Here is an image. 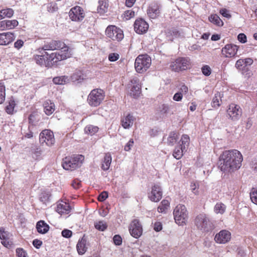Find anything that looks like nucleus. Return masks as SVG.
I'll use <instances>...</instances> for the list:
<instances>
[{
  "label": "nucleus",
  "mask_w": 257,
  "mask_h": 257,
  "mask_svg": "<svg viewBox=\"0 0 257 257\" xmlns=\"http://www.w3.org/2000/svg\"><path fill=\"white\" fill-rule=\"evenodd\" d=\"M38 51L41 54L34 55V60L38 65L47 68L56 66L59 62L72 55L71 48L60 40L47 42Z\"/></svg>",
  "instance_id": "obj_1"
},
{
  "label": "nucleus",
  "mask_w": 257,
  "mask_h": 257,
  "mask_svg": "<svg viewBox=\"0 0 257 257\" xmlns=\"http://www.w3.org/2000/svg\"><path fill=\"white\" fill-rule=\"evenodd\" d=\"M242 161V155L237 150H226L219 157V168L225 173L233 172L240 168Z\"/></svg>",
  "instance_id": "obj_2"
},
{
  "label": "nucleus",
  "mask_w": 257,
  "mask_h": 257,
  "mask_svg": "<svg viewBox=\"0 0 257 257\" xmlns=\"http://www.w3.org/2000/svg\"><path fill=\"white\" fill-rule=\"evenodd\" d=\"M84 160V157L82 155H73L65 157L63 159L62 166L64 169L72 171L80 168Z\"/></svg>",
  "instance_id": "obj_3"
},
{
  "label": "nucleus",
  "mask_w": 257,
  "mask_h": 257,
  "mask_svg": "<svg viewBox=\"0 0 257 257\" xmlns=\"http://www.w3.org/2000/svg\"><path fill=\"white\" fill-rule=\"evenodd\" d=\"M195 224L197 228L203 232H209L214 228L210 219L204 214H200L195 219Z\"/></svg>",
  "instance_id": "obj_4"
},
{
  "label": "nucleus",
  "mask_w": 257,
  "mask_h": 257,
  "mask_svg": "<svg viewBox=\"0 0 257 257\" xmlns=\"http://www.w3.org/2000/svg\"><path fill=\"white\" fill-rule=\"evenodd\" d=\"M152 60L147 54L139 55L136 59L135 67L136 71L142 73L147 71L151 65Z\"/></svg>",
  "instance_id": "obj_5"
},
{
  "label": "nucleus",
  "mask_w": 257,
  "mask_h": 257,
  "mask_svg": "<svg viewBox=\"0 0 257 257\" xmlns=\"http://www.w3.org/2000/svg\"><path fill=\"white\" fill-rule=\"evenodd\" d=\"M175 222L180 225L186 224L188 219V214L186 207L179 204L176 206L173 211Z\"/></svg>",
  "instance_id": "obj_6"
},
{
  "label": "nucleus",
  "mask_w": 257,
  "mask_h": 257,
  "mask_svg": "<svg viewBox=\"0 0 257 257\" xmlns=\"http://www.w3.org/2000/svg\"><path fill=\"white\" fill-rule=\"evenodd\" d=\"M190 64L188 58L179 57L171 62L170 67L172 71L179 72L188 69Z\"/></svg>",
  "instance_id": "obj_7"
},
{
  "label": "nucleus",
  "mask_w": 257,
  "mask_h": 257,
  "mask_svg": "<svg viewBox=\"0 0 257 257\" xmlns=\"http://www.w3.org/2000/svg\"><path fill=\"white\" fill-rule=\"evenodd\" d=\"M106 36L113 41L119 42L123 38V31L114 25L107 26L105 30Z\"/></svg>",
  "instance_id": "obj_8"
},
{
  "label": "nucleus",
  "mask_w": 257,
  "mask_h": 257,
  "mask_svg": "<svg viewBox=\"0 0 257 257\" xmlns=\"http://www.w3.org/2000/svg\"><path fill=\"white\" fill-rule=\"evenodd\" d=\"M226 113L229 119L232 121H237L242 115V109L239 105L231 103L228 105Z\"/></svg>",
  "instance_id": "obj_9"
},
{
  "label": "nucleus",
  "mask_w": 257,
  "mask_h": 257,
  "mask_svg": "<svg viewBox=\"0 0 257 257\" xmlns=\"http://www.w3.org/2000/svg\"><path fill=\"white\" fill-rule=\"evenodd\" d=\"M40 142L41 144L45 143L48 146H52L55 143V139L53 132L50 130H44L39 136Z\"/></svg>",
  "instance_id": "obj_10"
},
{
  "label": "nucleus",
  "mask_w": 257,
  "mask_h": 257,
  "mask_svg": "<svg viewBox=\"0 0 257 257\" xmlns=\"http://www.w3.org/2000/svg\"><path fill=\"white\" fill-rule=\"evenodd\" d=\"M239 46L233 44H226L221 49V54L225 58H232L235 56Z\"/></svg>",
  "instance_id": "obj_11"
},
{
  "label": "nucleus",
  "mask_w": 257,
  "mask_h": 257,
  "mask_svg": "<svg viewBox=\"0 0 257 257\" xmlns=\"http://www.w3.org/2000/svg\"><path fill=\"white\" fill-rule=\"evenodd\" d=\"M129 231L131 235L136 238H138L142 235L143 228L139 220L136 219L132 221Z\"/></svg>",
  "instance_id": "obj_12"
},
{
  "label": "nucleus",
  "mask_w": 257,
  "mask_h": 257,
  "mask_svg": "<svg viewBox=\"0 0 257 257\" xmlns=\"http://www.w3.org/2000/svg\"><path fill=\"white\" fill-rule=\"evenodd\" d=\"M134 30L138 34H144L149 29V24L143 19L139 18L136 20L134 24Z\"/></svg>",
  "instance_id": "obj_13"
},
{
  "label": "nucleus",
  "mask_w": 257,
  "mask_h": 257,
  "mask_svg": "<svg viewBox=\"0 0 257 257\" xmlns=\"http://www.w3.org/2000/svg\"><path fill=\"white\" fill-rule=\"evenodd\" d=\"M163 192L161 187L158 184H154L152 187V190L149 193L148 197L153 202H158L162 198Z\"/></svg>",
  "instance_id": "obj_14"
},
{
  "label": "nucleus",
  "mask_w": 257,
  "mask_h": 257,
  "mask_svg": "<svg viewBox=\"0 0 257 257\" xmlns=\"http://www.w3.org/2000/svg\"><path fill=\"white\" fill-rule=\"evenodd\" d=\"M12 234L6 231L5 229L1 227H0V239L2 240V244L5 247L10 248L13 246V241L10 239Z\"/></svg>",
  "instance_id": "obj_15"
},
{
  "label": "nucleus",
  "mask_w": 257,
  "mask_h": 257,
  "mask_svg": "<svg viewBox=\"0 0 257 257\" xmlns=\"http://www.w3.org/2000/svg\"><path fill=\"white\" fill-rule=\"evenodd\" d=\"M70 18L74 21H80L83 19L85 14L83 9L79 6L72 8L69 12Z\"/></svg>",
  "instance_id": "obj_16"
},
{
  "label": "nucleus",
  "mask_w": 257,
  "mask_h": 257,
  "mask_svg": "<svg viewBox=\"0 0 257 257\" xmlns=\"http://www.w3.org/2000/svg\"><path fill=\"white\" fill-rule=\"evenodd\" d=\"M231 239V233L226 230H222L217 233L214 237L215 241L217 243L224 244Z\"/></svg>",
  "instance_id": "obj_17"
},
{
  "label": "nucleus",
  "mask_w": 257,
  "mask_h": 257,
  "mask_svg": "<svg viewBox=\"0 0 257 257\" xmlns=\"http://www.w3.org/2000/svg\"><path fill=\"white\" fill-rule=\"evenodd\" d=\"M147 14L151 19H156L160 14V6L158 3H152L147 10Z\"/></svg>",
  "instance_id": "obj_18"
},
{
  "label": "nucleus",
  "mask_w": 257,
  "mask_h": 257,
  "mask_svg": "<svg viewBox=\"0 0 257 257\" xmlns=\"http://www.w3.org/2000/svg\"><path fill=\"white\" fill-rule=\"evenodd\" d=\"M15 39L14 34L12 32L0 33V45L7 46L12 43Z\"/></svg>",
  "instance_id": "obj_19"
},
{
  "label": "nucleus",
  "mask_w": 257,
  "mask_h": 257,
  "mask_svg": "<svg viewBox=\"0 0 257 257\" xmlns=\"http://www.w3.org/2000/svg\"><path fill=\"white\" fill-rule=\"evenodd\" d=\"M135 119L136 118L133 114L131 113L124 114L120 120L121 124L124 128H129L133 126Z\"/></svg>",
  "instance_id": "obj_20"
},
{
  "label": "nucleus",
  "mask_w": 257,
  "mask_h": 257,
  "mask_svg": "<svg viewBox=\"0 0 257 257\" xmlns=\"http://www.w3.org/2000/svg\"><path fill=\"white\" fill-rule=\"evenodd\" d=\"M131 83L133 86L131 89L130 94L133 97L137 98L140 94L141 90L139 79L137 77L134 78L131 80Z\"/></svg>",
  "instance_id": "obj_21"
},
{
  "label": "nucleus",
  "mask_w": 257,
  "mask_h": 257,
  "mask_svg": "<svg viewBox=\"0 0 257 257\" xmlns=\"http://www.w3.org/2000/svg\"><path fill=\"white\" fill-rule=\"evenodd\" d=\"M71 210V208L68 203L61 201L57 206L56 211L60 214H68Z\"/></svg>",
  "instance_id": "obj_22"
},
{
  "label": "nucleus",
  "mask_w": 257,
  "mask_h": 257,
  "mask_svg": "<svg viewBox=\"0 0 257 257\" xmlns=\"http://www.w3.org/2000/svg\"><path fill=\"white\" fill-rule=\"evenodd\" d=\"M44 112L47 115H51L55 110V105L51 100L48 99L43 103Z\"/></svg>",
  "instance_id": "obj_23"
},
{
  "label": "nucleus",
  "mask_w": 257,
  "mask_h": 257,
  "mask_svg": "<svg viewBox=\"0 0 257 257\" xmlns=\"http://www.w3.org/2000/svg\"><path fill=\"white\" fill-rule=\"evenodd\" d=\"M181 32L175 27L168 29L165 31V35L166 37L171 41H173L174 39L180 37L181 36Z\"/></svg>",
  "instance_id": "obj_24"
},
{
  "label": "nucleus",
  "mask_w": 257,
  "mask_h": 257,
  "mask_svg": "<svg viewBox=\"0 0 257 257\" xmlns=\"http://www.w3.org/2000/svg\"><path fill=\"white\" fill-rule=\"evenodd\" d=\"M76 248L79 254L82 255L85 253L87 250L86 239L84 236L78 240L76 245Z\"/></svg>",
  "instance_id": "obj_25"
},
{
  "label": "nucleus",
  "mask_w": 257,
  "mask_h": 257,
  "mask_svg": "<svg viewBox=\"0 0 257 257\" xmlns=\"http://www.w3.org/2000/svg\"><path fill=\"white\" fill-rule=\"evenodd\" d=\"M109 6L107 0H99L97 6V13L103 14L107 12Z\"/></svg>",
  "instance_id": "obj_26"
},
{
  "label": "nucleus",
  "mask_w": 257,
  "mask_h": 257,
  "mask_svg": "<svg viewBox=\"0 0 257 257\" xmlns=\"http://www.w3.org/2000/svg\"><path fill=\"white\" fill-rule=\"evenodd\" d=\"M36 228L40 233L44 234L49 229V226L43 220H40L37 223Z\"/></svg>",
  "instance_id": "obj_27"
},
{
  "label": "nucleus",
  "mask_w": 257,
  "mask_h": 257,
  "mask_svg": "<svg viewBox=\"0 0 257 257\" xmlns=\"http://www.w3.org/2000/svg\"><path fill=\"white\" fill-rule=\"evenodd\" d=\"M111 156L110 154H106L101 165V168L104 171L107 170L110 167L111 163Z\"/></svg>",
  "instance_id": "obj_28"
},
{
  "label": "nucleus",
  "mask_w": 257,
  "mask_h": 257,
  "mask_svg": "<svg viewBox=\"0 0 257 257\" xmlns=\"http://www.w3.org/2000/svg\"><path fill=\"white\" fill-rule=\"evenodd\" d=\"M209 21L212 24L218 27H221L223 25V22L216 14H212L209 17Z\"/></svg>",
  "instance_id": "obj_29"
},
{
  "label": "nucleus",
  "mask_w": 257,
  "mask_h": 257,
  "mask_svg": "<svg viewBox=\"0 0 257 257\" xmlns=\"http://www.w3.org/2000/svg\"><path fill=\"white\" fill-rule=\"evenodd\" d=\"M87 101L91 106L96 105V89H94L91 91L88 96Z\"/></svg>",
  "instance_id": "obj_30"
},
{
  "label": "nucleus",
  "mask_w": 257,
  "mask_h": 257,
  "mask_svg": "<svg viewBox=\"0 0 257 257\" xmlns=\"http://www.w3.org/2000/svg\"><path fill=\"white\" fill-rule=\"evenodd\" d=\"M14 13V11L12 9L7 8L0 11V20L5 18L12 17Z\"/></svg>",
  "instance_id": "obj_31"
},
{
  "label": "nucleus",
  "mask_w": 257,
  "mask_h": 257,
  "mask_svg": "<svg viewBox=\"0 0 257 257\" xmlns=\"http://www.w3.org/2000/svg\"><path fill=\"white\" fill-rule=\"evenodd\" d=\"M170 206V202L167 199H163L158 207V211L160 213H165Z\"/></svg>",
  "instance_id": "obj_32"
},
{
  "label": "nucleus",
  "mask_w": 257,
  "mask_h": 257,
  "mask_svg": "<svg viewBox=\"0 0 257 257\" xmlns=\"http://www.w3.org/2000/svg\"><path fill=\"white\" fill-rule=\"evenodd\" d=\"M222 101L220 93L217 92L213 97L212 101V106L214 108H218L220 106Z\"/></svg>",
  "instance_id": "obj_33"
},
{
  "label": "nucleus",
  "mask_w": 257,
  "mask_h": 257,
  "mask_svg": "<svg viewBox=\"0 0 257 257\" xmlns=\"http://www.w3.org/2000/svg\"><path fill=\"white\" fill-rule=\"evenodd\" d=\"M16 105V103L15 101L13 99L10 100L5 107L6 112L9 114H13Z\"/></svg>",
  "instance_id": "obj_34"
},
{
  "label": "nucleus",
  "mask_w": 257,
  "mask_h": 257,
  "mask_svg": "<svg viewBox=\"0 0 257 257\" xmlns=\"http://www.w3.org/2000/svg\"><path fill=\"white\" fill-rule=\"evenodd\" d=\"M185 150L184 147L180 146H177L175 148L173 155L176 159H180L183 156V153Z\"/></svg>",
  "instance_id": "obj_35"
},
{
  "label": "nucleus",
  "mask_w": 257,
  "mask_h": 257,
  "mask_svg": "<svg viewBox=\"0 0 257 257\" xmlns=\"http://www.w3.org/2000/svg\"><path fill=\"white\" fill-rule=\"evenodd\" d=\"M6 99V87L3 80H0V104H3Z\"/></svg>",
  "instance_id": "obj_36"
},
{
  "label": "nucleus",
  "mask_w": 257,
  "mask_h": 257,
  "mask_svg": "<svg viewBox=\"0 0 257 257\" xmlns=\"http://www.w3.org/2000/svg\"><path fill=\"white\" fill-rule=\"evenodd\" d=\"M73 81H81L83 79V74L80 70H76L71 76Z\"/></svg>",
  "instance_id": "obj_37"
},
{
  "label": "nucleus",
  "mask_w": 257,
  "mask_h": 257,
  "mask_svg": "<svg viewBox=\"0 0 257 257\" xmlns=\"http://www.w3.org/2000/svg\"><path fill=\"white\" fill-rule=\"evenodd\" d=\"M225 205L221 202L217 203L214 208V211L216 214H222L225 212Z\"/></svg>",
  "instance_id": "obj_38"
},
{
  "label": "nucleus",
  "mask_w": 257,
  "mask_h": 257,
  "mask_svg": "<svg viewBox=\"0 0 257 257\" xmlns=\"http://www.w3.org/2000/svg\"><path fill=\"white\" fill-rule=\"evenodd\" d=\"M180 142L181 143L180 146L184 147L186 149V147L189 145L190 138L187 135H183L181 137Z\"/></svg>",
  "instance_id": "obj_39"
},
{
  "label": "nucleus",
  "mask_w": 257,
  "mask_h": 257,
  "mask_svg": "<svg viewBox=\"0 0 257 257\" xmlns=\"http://www.w3.org/2000/svg\"><path fill=\"white\" fill-rule=\"evenodd\" d=\"M7 30H12L16 28L19 24V23L16 20H6Z\"/></svg>",
  "instance_id": "obj_40"
},
{
  "label": "nucleus",
  "mask_w": 257,
  "mask_h": 257,
  "mask_svg": "<svg viewBox=\"0 0 257 257\" xmlns=\"http://www.w3.org/2000/svg\"><path fill=\"white\" fill-rule=\"evenodd\" d=\"M250 197L252 202L257 205V187L253 188L251 189Z\"/></svg>",
  "instance_id": "obj_41"
},
{
  "label": "nucleus",
  "mask_w": 257,
  "mask_h": 257,
  "mask_svg": "<svg viewBox=\"0 0 257 257\" xmlns=\"http://www.w3.org/2000/svg\"><path fill=\"white\" fill-rule=\"evenodd\" d=\"M135 13L133 10L125 11L123 14L122 17L125 20H130L131 18L135 17Z\"/></svg>",
  "instance_id": "obj_42"
},
{
  "label": "nucleus",
  "mask_w": 257,
  "mask_h": 257,
  "mask_svg": "<svg viewBox=\"0 0 257 257\" xmlns=\"http://www.w3.org/2000/svg\"><path fill=\"white\" fill-rule=\"evenodd\" d=\"M16 253L17 257H29L27 251L21 247L16 249Z\"/></svg>",
  "instance_id": "obj_43"
},
{
  "label": "nucleus",
  "mask_w": 257,
  "mask_h": 257,
  "mask_svg": "<svg viewBox=\"0 0 257 257\" xmlns=\"http://www.w3.org/2000/svg\"><path fill=\"white\" fill-rule=\"evenodd\" d=\"M178 138L176 133L173 132L171 133L168 138V142L169 145H173L176 142Z\"/></svg>",
  "instance_id": "obj_44"
},
{
  "label": "nucleus",
  "mask_w": 257,
  "mask_h": 257,
  "mask_svg": "<svg viewBox=\"0 0 257 257\" xmlns=\"http://www.w3.org/2000/svg\"><path fill=\"white\" fill-rule=\"evenodd\" d=\"M67 77L65 76L60 77H55L53 78V81L56 84H63L66 82Z\"/></svg>",
  "instance_id": "obj_45"
},
{
  "label": "nucleus",
  "mask_w": 257,
  "mask_h": 257,
  "mask_svg": "<svg viewBox=\"0 0 257 257\" xmlns=\"http://www.w3.org/2000/svg\"><path fill=\"white\" fill-rule=\"evenodd\" d=\"M84 131L87 134L92 136L95 134L96 131V127L89 125L85 127Z\"/></svg>",
  "instance_id": "obj_46"
},
{
  "label": "nucleus",
  "mask_w": 257,
  "mask_h": 257,
  "mask_svg": "<svg viewBox=\"0 0 257 257\" xmlns=\"http://www.w3.org/2000/svg\"><path fill=\"white\" fill-rule=\"evenodd\" d=\"M120 55L117 53H110L108 56V60L110 62H115L119 59Z\"/></svg>",
  "instance_id": "obj_47"
},
{
  "label": "nucleus",
  "mask_w": 257,
  "mask_h": 257,
  "mask_svg": "<svg viewBox=\"0 0 257 257\" xmlns=\"http://www.w3.org/2000/svg\"><path fill=\"white\" fill-rule=\"evenodd\" d=\"M169 109V107L168 105L163 104L158 107V111L161 114H164L167 113L168 112Z\"/></svg>",
  "instance_id": "obj_48"
},
{
  "label": "nucleus",
  "mask_w": 257,
  "mask_h": 257,
  "mask_svg": "<svg viewBox=\"0 0 257 257\" xmlns=\"http://www.w3.org/2000/svg\"><path fill=\"white\" fill-rule=\"evenodd\" d=\"M105 97L104 91L100 89H97V103L98 104L104 99Z\"/></svg>",
  "instance_id": "obj_49"
},
{
  "label": "nucleus",
  "mask_w": 257,
  "mask_h": 257,
  "mask_svg": "<svg viewBox=\"0 0 257 257\" xmlns=\"http://www.w3.org/2000/svg\"><path fill=\"white\" fill-rule=\"evenodd\" d=\"M201 71L205 76H208L211 74L212 70L209 66L205 65L202 67Z\"/></svg>",
  "instance_id": "obj_50"
},
{
  "label": "nucleus",
  "mask_w": 257,
  "mask_h": 257,
  "mask_svg": "<svg viewBox=\"0 0 257 257\" xmlns=\"http://www.w3.org/2000/svg\"><path fill=\"white\" fill-rule=\"evenodd\" d=\"M50 196V195L48 193H42L40 197V200L41 202L46 203L49 201Z\"/></svg>",
  "instance_id": "obj_51"
},
{
  "label": "nucleus",
  "mask_w": 257,
  "mask_h": 257,
  "mask_svg": "<svg viewBox=\"0 0 257 257\" xmlns=\"http://www.w3.org/2000/svg\"><path fill=\"white\" fill-rule=\"evenodd\" d=\"M191 190L192 192L196 195L199 194V185L194 182H192L190 185Z\"/></svg>",
  "instance_id": "obj_52"
},
{
  "label": "nucleus",
  "mask_w": 257,
  "mask_h": 257,
  "mask_svg": "<svg viewBox=\"0 0 257 257\" xmlns=\"http://www.w3.org/2000/svg\"><path fill=\"white\" fill-rule=\"evenodd\" d=\"M108 196V192L107 191H103L98 195V196H97V200L102 202L107 198Z\"/></svg>",
  "instance_id": "obj_53"
},
{
  "label": "nucleus",
  "mask_w": 257,
  "mask_h": 257,
  "mask_svg": "<svg viewBox=\"0 0 257 257\" xmlns=\"http://www.w3.org/2000/svg\"><path fill=\"white\" fill-rule=\"evenodd\" d=\"M71 186L75 189H78L81 187V182L78 179H75L73 180Z\"/></svg>",
  "instance_id": "obj_54"
},
{
  "label": "nucleus",
  "mask_w": 257,
  "mask_h": 257,
  "mask_svg": "<svg viewBox=\"0 0 257 257\" xmlns=\"http://www.w3.org/2000/svg\"><path fill=\"white\" fill-rule=\"evenodd\" d=\"M114 243L116 245H120L122 243V238L119 235H115L113 237Z\"/></svg>",
  "instance_id": "obj_55"
},
{
  "label": "nucleus",
  "mask_w": 257,
  "mask_h": 257,
  "mask_svg": "<svg viewBox=\"0 0 257 257\" xmlns=\"http://www.w3.org/2000/svg\"><path fill=\"white\" fill-rule=\"evenodd\" d=\"M61 234L64 237L70 238L72 235V232L69 229H65L62 230Z\"/></svg>",
  "instance_id": "obj_56"
},
{
  "label": "nucleus",
  "mask_w": 257,
  "mask_h": 257,
  "mask_svg": "<svg viewBox=\"0 0 257 257\" xmlns=\"http://www.w3.org/2000/svg\"><path fill=\"white\" fill-rule=\"evenodd\" d=\"M219 13L223 17L227 18H230L231 17V15L229 13V11L225 8L220 9L219 11Z\"/></svg>",
  "instance_id": "obj_57"
},
{
  "label": "nucleus",
  "mask_w": 257,
  "mask_h": 257,
  "mask_svg": "<svg viewBox=\"0 0 257 257\" xmlns=\"http://www.w3.org/2000/svg\"><path fill=\"white\" fill-rule=\"evenodd\" d=\"M107 227V224L102 221H99L97 223V229L101 231H104Z\"/></svg>",
  "instance_id": "obj_58"
},
{
  "label": "nucleus",
  "mask_w": 257,
  "mask_h": 257,
  "mask_svg": "<svg viewBox=\"0 0 257 257\" xmlns=\"http://www.w3.org/2000/svg\"><path fill=\"white\" fill-rule=\"evenodd\" d=\"M244 62L243 59H240L238 60L235 63V67L239 70H241L244 67Z\"/></svg>",
  "instance_id": "obj_59"
},
{
  "label": "nucleus",
  "mask_w": 257,
  "mask_h": 257,
  "mask_svg": "<svg viewBox=\"0 0 257 257\" xmlns=\"http://www.w3.org/2000/svg\"><path fill=\"white\" fill-rule=\"evenodd\" d=\"M134 144V142L133 139H130V141L127 143V144L124 146V151H129L131 149V148L133 146Z\"/></svg>",
  "instance_id": "obj_60"
},
{
  "label": "nucleus",
  "mask_w": 257,
  "mask_h": 257,
  "mask_svg": "<svg viewBox=\"0 0 257 257\" xmlns=\"http://www.w3.org/2000/svg\"><path fill=\"white\" fill-rule=\"evenodd\" d=\"M162 224L161 222L157 221L155 222L154 224V229L157 231H160L162 229Z\"/></svg>",
  "instance_id": "obj_61"
},
{
  "label": "nucleus",
  "mask_w": 257,
  "mask_h": 257,
  "mask_svg": "<svg viewBox=\"0 0 257 257\" xmlns=\"http://www.w3.org/2000/svg\"><path fill=\"white\" fill-rule=\"evenodd\" d=\"M24 44V42L22 40H18L14 43V47L18 50L21 49Z\"/></svg>",
  "instance_id": "obj_62"
},
{
  "label": "nucleus",
  "mask_w": 257,
  "mask_h": 257,
  "mask_svg": "<svg viewBox=\"0 0 257 257\" xmlns=\"http://www.w3.org/2000/svg\"><path fill=\"white\" fill-rule=\"evenodd\" d=\"M237 39L241 43H245L247 41L246 36L243 33L239 34L237 36Z\"/></svg>",
  "instance_id": "obj_63"
},
{
  "label": "nucleus",
  "mask_w": 257,
  "mask_h": 257,
  "mask_svg": "<svg viewBox=\"0 0 257 257\" xmlns=\"http://www.w3.org/2000/svg\"><path fill=\"white\" fill-rule=\"evenodd\" d=\"M183 95L182 92H178L176 93L173 96V100L176 101H180L182 99Z\"/></svg>",
  "instance_id": "obj_64"
}]
</instances>
